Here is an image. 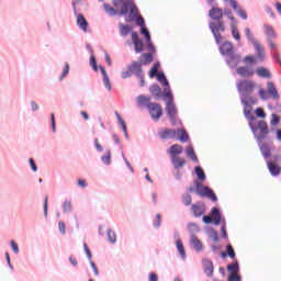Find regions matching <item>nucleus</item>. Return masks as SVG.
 Returning a JSON list of instances; mask_svg holds the SVG:
<instances>
[{
    "mask_svg": "<svg viewBox=\"0 0 281 281\" xmlns=\"http://www.w3.org/2000/svg\"><path fill=\"white\" fill-rule=\"evenodd\" d=\"M158 137H160V139H175V137H177V130L165 128L158 132Z\"/></svg>",
    "mask_w": 281,
    "mask_h": 281,
    "instance_id": "nucleus-22",
    "label": "nucleus"
},
{
    "mask_svg": "<svg viewBox=\"0 0 281 281\" xmlns=\"http://www.w3.org/2000/svg\"><path fill=\"white\" fill-rule=\"evenodd\" d=\"M231 8H233L234 12L237 14V16L243 19V21H247V19H248L247 10L243 9V7H240L238 4V1L232 0V7Z\"/></svg>",
    "mask_w": 281,
    "mask_h": 281,
    "instance_id": "nucleus-17",
    "label": "nucleus"
},
{
    "mask_svg": "<svg viewBox=\"0 0 281 281\" xmlns=\"http://www.w3.org/2000/svg\"><path fill=\"white\" fill-rule=\"evenodd\" d=\"M160 98H162L166 104H171L172 102H175V94H172V89H170V86L164 88L162 92L160 93Z\"/></svg>",
    "mask_w": 281,
    "mask_h": 281,
    "instance_id": "nucleus-24",
    "label": "nucleus"
},
{
    "mask_svg": "<svg viewBox=\"0 0 281 281\" xmlns=\"http://www.w3.org/2000/svg\"><path fill=\"white\" fill-rule=\"evenodd\" d=\"M255 115H256V117H260L261 120H265V117H267V113L265 112V109H262V108H257L255 110Z\"/></svg>",
    "mask_w": 281,
    "mask_h": 281,
    "instance_id": "nucleus-58",
    "label": "nucleus"
},
{
    "mask_svg": "<svg viewBox=\"0 0 281 281\" xmlns=\"http://www.w3.org/2000/svg\"><path fill=\"white\" fill-rule=\"evenodd\" d=\"M111 149H106L105 154L103 156H101V161L102 164H104V166H111Z\"/></svg>",
    "mask_w": 281,
    "mask_h": 281,
    "instance_id": "nucleus-45",
    "label": "nucleus"
},
{
    "mask_svg": "<svg viewBox=\"0 0 281 281\" xmlns=\"http://www.w3.org/2000/svg\"><path fill=\"white\" fill-rule=\"evenodd\" d=\"M112 139L115 146H119V150H124V145H122V140H120V136L115 133L112 134Z\"/></svg>",
    "mask_w": 281,
    "mask_h": 281,
    "instance_id": "nucleus-52",
    "label": "nucleus"
},
{
    "mask_svg": "<svg viewBox=\"0 0 281 281\" xmlns=\"http://www.w3.org/2000/svg\"><path fill=\"white\" fill-rule=\"evenodd\" d=\"M106 234L109 243H111V245H115L117 243V235L115 234V231L108 228Z\"/></svg>",
    "mask_w": 281,
    "mask_h": 281,
    "instance_id": "nucleus-41",
    "label": "nucleus"
},
{
    "mask_svg": "<svg viewBox=\"0 0 281 281\" xmlns=\"http://www.w3.org/2000/svg\"><path fill=\"white\" fill-rule=\"evenodd\" d=\"M90 67H92L93 71H98L100 69V66H98V59L93 54L90 56Z\"/></svg>",
    "mask_w": 281,
    "mask_h": 281,
    "instance_id": "nucleus-54",
    "label": "nucleus"
},
{
    "mask_svg": "<svg viewBox=\"0 0 281 281\" xmlns=\"http://www.w3.org/2000/svg\"><path fill=\"white\" fill-rule=\"evenodd\" d=\"M244 32L248 43H250V45L255 47L257 58L259 60H265V47H262V44H260V41H258L256 36H254V33H251V29L246 27Z\"/></svg>",
    "mask_w": 281,
    "mask_h": 281,
    "instance_id": "nucleus-7",
    "label": "nucleus"
},
{
    "mask_svg": "<svg viewBox=\"0 0 281 281\" xmlns=\"http://www.w3.org/2000/svg\"><path fill=\"white\" fill-rule=\"evenodd\" d=\"M231 34L235 41H240V31H238V26L233 25V29H231Z\"/></svg>",
    "mask_w": 281,
    "mask_h": 281,
    "instance_id": "nucleus-53",
    "label": "nucleus"
},
{
    "mask_svg": "<svg viewBox=\"0 0 281 281\" xmlns=\"http://www.w3.org/2000/svg\"><path fill=\"white\" fill-rule=\"evenodd\" d=\"M69 71H70V66H69V63L66 61L64 64L63 71L58 78L59 82H63V80H65V78H67V76H69Z\"/></svg>",
    "mask_w": 281,
    "mask_h": 281,
    "instance_id": "nucleus-43",
    "label": "nucleus"
},
{
    "mask_svg": "<svg viewBox=\"0 0 281 281\" xmlns=\"http://www.w3.org/2000/svg\"><path fill=\"white\" fill-rule=\"evenodd\" d=\"M255 74H257V76H259V78H271V71H269V68L266 67H258L255 71Z\"/></svg>",
    "mask_w": 281,
    "mask_h": 281,
    "instance_id": "nucleus-35",
    "label": "nucleus"
},
{
    "mask_svg": "<svg viewBox=\"0 0 281 281\" xmlns=\"http://www.w3.org/2000/svg\"><path fill=\"white\" fill-rule=\"evenodd\" d=\"M243 63H245L246 65H257L258 59L254 55H247L246 57H244Z\"/></svg>",
    "mask_w": 281,
    "mask_h": 281,
    "instance_id": "nucleus-49",
    "label": "nucleus"
},
{
    "mask_svg": "<svg viewBox=\"0 0 281 281\" xmlns=\"http://www.w3.org/2000/svg\"><path fill=\"white\" fill-rule=\"evenodd\" d=\"M227 281H243V277L240 276V273L228 274Z\"/></svg>",
    "mask_w": 281,
    "mask_h": 281,
    "instance_id": "nucleus-62",
    "label": "nucleus"
},
{
    "mask_svg": "<svg viewBox=\"0 0 281 281\" xmlns=\"http://www.w3.org/2000/svg\"><path fill=\"white\" fill-rule=\"evenodd\" d=\"M190 243H191V247H192V249H194V251H196L198 254H201V251H203V243H201V239H199V237H196V235H192L190 237Z\"/></svg>",
    "mask_w": 281,
    "mask_h": 281,
    "instance_id": "nucleus-26",
    "label": "nucleus"
},
{
    "mask_svg": "<svg viewBox=\"0 0 281 281\" xmlns=\"http://www.w3.org/2000/svg\"><path fill=\"white\" fill-rule=\"evenodd\" d=\"M226 270L228 271V276L240 273V262H238V259H233V262L226 266Z\"/></svg>",
    "mask_w": 281,
    "mask_h": 281,
    "instance_id": "nucleus-25",
    "label": "nucleus"
},
{
    "mask_svg": "<svg viewBox=\"0 0 281 281\" xmlns=\"http://www.w3.org/2000/svg\"><path fill=\"white\" fill-rule=\"evenodd\" d=\"M209 29L215 38L216 45H221L223 40V33H225V21H211L209 22Z\"/></svg>",
    "mask_w": 281,
    "mask_h": 281,
    "instance_id": "nucleus-8",
    "label": "nucleus"
},
{
    "mask_svg": "<svg viewBox=\"0 0 281 281\" xmlns=\"http://www.w3.org/2000/svg\"><path fill=\"white\" fill-rule=\"evenodd\" d=\"M207 5H210L209 10V16L212 19V21H223V9L216 7V0H212V3H210L209 0H206Z\"/></svg>",
    "mask_w": 281,
    "mask_h": 281,
    "instance_id": "nucleus-11",
    "label": "nucleus"
},
{
    "mask_svg": "<svg viewBox=\"0 0 281 281\" xmlns=\"http://www.w3.org/2000/svg\"><path fill=\"white\" fill-rule=\"evenodd\" d=\"M61 207H63L64 214H71L74 212V205L71 204V201H69V200H66L63 203Z\"/></svg>",
    "mask_w": 281,
    "mask_h": 281,
    "instance_id": "nucleus-44",
    "label": "nucleus"
},
{
    "mask_svg": "<svg viewBox=\"0 0 281 281\" xmlns=\"http://www.w3.org/2000/svg\"><path fill=\"white\" fill-rule=\"evenodd\" d=\"M187 229H188L190 236H196L195 234H199V232H201V227L199 226V224H196L194 222L188 223Z\"/></svg>",
    "mask_w": 281,
    "mask_h": 281,
    "instance_id": "nucleus-34",
    "label": "nucleus"
},
{
    "mask_svg": "<svg viewBox=\"0 0 281 281\" xmlns=\"http://www.w3.org/2000/svg\"><path fill=\"white\" fill-rule=\"evenodd\" d=\"M194 172H195V176L198 177L195 181H199L201 183V181H205V179H207V176H205V171L203 170V167L195 166Z\"/></svg>",
    "mask_w": 281,
    "mask_h": 281,
    "instance_id": "nucleus-36",
    "label": "nucleus"
},
{
    "mask_svg": "<svg viewBox=\"0 0 281 281\" xmlns=\"http://www.w3.org/2000/svg\"><path fill=\"white\" fill-rule=\"evenodd\" d=\"M263 34H266V41H276L278 38V33L270 24H263Z\"/></svg>",
    "mask_w": 281,
    "mask_h": 281,
    "instance_id": "nucleus-20",
    "label": "nucleus"
},
{
    "mask_svg": "<svg viewBox=\"0 0 281 281\" xmlns=\"http://www.w3.org/2000/svg\"><path fill=\"white\" fill-rule=\"evenodd\" d=\"M236 71L241 78H251L256 74V70H254L249 66H240L236 69Z\"/></svg>",
    "mask_w": 281,
    "mask_h": 281,
    "instance_id": "nucleus-19",
    "label": "nucleus"
},
{
    "mask_svg": "<svg viewBox=\"0 0 281 281\" xmlns=\"http://www.w3.org/2000/svg\"><path fill=\"white\" fill-rule=\"evenodd\" d=\"M119 29H120V35L122 36V38H126L128 34H131L133 38V33H137V31H133V26H131L130 24L120 23Z\"/></svg>",
    "mask_w": 281,
    "mask_h": 281,
    "instance_id": "nucleus-23",
    "label": "nucleus"
},
{
    "mask_svg": "<svg viewBox=\"0 0 281 281\" xmlns=\"http://www.w3.org/2000/svg\"><path fill=\"white\" fill-rule=\"evenodd\" d=\"M218 49L220 54L225 58V63L229 69H236L240 61L243 60V56L239 53L234 52V44L229 41L220 42Z\"/></svg>",
    "mask_w": 281,
    "mask_h": 281,
    "instance_id": "nucleus-1",
    "label": "nucleus"
},
{
    "mask_svg": "<svg viewBox=\"0 0 281 281\" xmlns=\"http://www.w3.org/2000/svg\"><path fill=\"white\" fill-rule=\"evenodd\" d=\"M153 225L155 229H159L161 227V214H156L155 220L153 221Z\"/></svg>",
    "mask_w": 281,
    "mask_h": 281,
    "instance_id": "nucleus-59",
    "label": "nucleus"
},
{
    "mask_svg": "<svg viewBox=\"0 0 281 281\" xmlns=\"http://www.w3.org/2000/svg\"><path fill=\"white\" fill-rule=\"evenodd\" d=\"M143 56V58H144V60L145 61H142V63H147V65L149 64V63H153V60H155V53H145V54H143L142 55Z\"/></svg>",
    "mask_w": 281,
    "mask_h": 281,
    "instance_id": "nucleus-57",
    "label": "nucleus"
},
{
    "mask_svg": "<svg viewBox=\"0 0 281 281\" xmlns=\"http://www.w3.org/2000/svg\"><path fill=\"white\" fill-rule=\"evenodd\" d=\"M257 145L265 161H271L272 150H273V143L272 142H265V139L257 140Z\"/></svg>",
    "mask_w": 281,
    "mask_h": 281,
    "instance_id": "nucleus-10",
    "label": "nucleus"
},
{
    "mask_svg": "<svg viewBox=\"0 0 281 281\" xmlns=\"http://www.w3.org/2000/svg\"><path fill=\"white\" fill-rule=\"evenodd\" d=\"M103 7L109 16H117V14H120V11L115 10V8L111 7L109 3H103Z\"/></svg>",
    "mask_w": 281,
    "mask_h": 281,
    "instance_id": "nucleus-42",
    "label": "nucleus"
},
{
    "mask_svg": "<svg viewBox=\"0 0 281 281\" xmlns=\"http://www.w3.org/2000/svg\"><path fill=\"white\" fill-rule=\"evenodd\" d=\"M167 154L170 156V159H175L179 155H183V147L179 144H173L167 149Z\"/></svg>",
    "mask_w": 281,
    "mask_h": 281,
    "instance_id": "nucleus-18",
    "label": "nucleus"
},
{
    "mask_svg": "<svg viewBox=\"0 0 281 281\" xmlns=\"http://www.w3.org/2000/svg\"><path fill=\"white\" fill-rule=\"evenodd\" d=\"M83 251H85L89 262H91L93 260V254L91 252V249L89 248L87 243H83Z\"/></svg>",
    "mask_w": 281,
    "mask_h": 281,
    "instance_id": "nucleus-56",
    "label": "nucleus"
},
{
    "mask_svg": "<svg viewBox=\"0 0 281 281\" xmlns=\"http://www.w3.org/2000/svg\"><path fill=\"white\" fill-rule=\"evenodd\" d=\"M191 211L193 212V216L195 218H201V216H203V214H205V203L196 202L195 204H192Z\"/></svg>",
    "mask_w": 281,
    "mask_h": 281,
    "instance_id": "nucleus-16",
    "label": "nucleus"
},
{
    "mask_svg": "<svg viewBox=\"0 0 281 281\" xmlns=\"http://www.w3.org/2000/svg\"><path fill=\"white\" fill-rule=\"evenodd\" d=\"M170 160L175 170H181V168H183V166L187 164L186 158L181 157L170 158Z\"/></svg>",
    "mask_w": 281,
    "mask_h": 281,
    "instance_id": "nucleus-32",
    "label": "nucleus"
},
{
    "mask_svg": "<svg viewBox=\"0 0 281 281\" xmlns=\"http://www.w3.org/2000/svg\"><path fill=\"white\" fill-rule=\"evenodd\" d=\"M132 43L136 54H142V52H144L145 44L144 40L139 37V33H133Z\"/></svg>",
    "mask_w": 281,
    "mask_h": 281,
    "instance_id": "nucleus-15",
    "label": "nucleus"
},
{
    "mask_svg": "<svg viewBox=\"0 0 281 281\" xmlns=\"http://www.w3.org/2000/svg\"><path fill=\"white\" fill-rule=\"evenodd\" d=\"M202 269L207 278H212L214 276V262H212V259L203 258Z\"/></svg>",
    "mask_w": 281,
    "mask_h": 281,
    "instance_id": "nucleus-14",
    "label": "nucleus"
},
{
    "mask_svg": "<svg viewBox=\"0 0 281 281\" xmlns=\"http://www.w3.org/2000/svg\"><path fill=\"white\" fill-rule=\"evenodd\" d=\"M206 235L214 243H218V240H221V237L218 236V232L216 229H214L213 227H206Z\"/></svg>",
    "mask_w": 281,
    "mask_h": 281,
    "instance_id": "nucleus-37",
    "label": "nucleus"
},
{
    "mask_svg": "<svg viewBox=\"0 0 281 281\" xmlns=\"http://www.w3.org/2000/svg\"><path fill=\"white\" fill-rule=\"evenodd\" d=\"M29 165L31 167L32 172H38V166L36 165V160H34V158L29 159Z\"/></svg>",
    "mask_w": 281,
    "mask_h": 281,
    "instance_id": "nucleus-61",
    "label": "nucleus"
},
{
    "mask_svg": "<svg viewBox=\"0 0 281 281\" xmlns=\"http://www.w3.org/2000/svg\"><path fill=\"white\" fill-rule=\"evenodd\" d=\"M11 249L15 256H19L20 249H19V244H16L14 240L10 241Z\"/></svg>",
    "mask_w": 281,
    "mask_h": 281,
    "instance_id": "nucleus-64",
    "label": "nucleus"
},
{
    "mask_svg": "<svg viewBox=\"0 0 281 281\" xmlns=\"http://www.w3.org/2000/svg\"><path fill=\"white\" fill-rule=\"evenodd\" d=\"M136 104L138 109L146 106V109L149 111L150 117H153L155 122H159L161 115H164V109L161 108V104L157 102H150V97L145 94H140L136 98Z\"/></svg>",
    "mask_w": 281,
    "mask_h": 281,
    "instance_id": "nucleus-2",
    "label": "nucleus"
},
{
    "mask_svg": "<svg viewBox=\"0 0 281 281\" xmlns=\"http://www.w3.org/2000/svg\"><path fill=\"white\" fill-rule=\"evenodd\" d=\"M221 225L222 238L227 239V221H225L224 216L221 218Z\"/></svg>",
    "mask_w": 281,
    "mask_h": 281,
    "instance_id": "nucleus-47",
    "label": "nucleus"
},
{
    "mask_svg": "<svg viewBox=\"0 0 281 281\" xmlns=\"http://www.w3.org/2000/svg\"><path fill=\"white\" fill-rule=\"evenodd\" d=\"M254 89H256V83L249 79H241L237 82V91L240 97L241 104L249 106L247 103V95H251L254 93Z\"/></svg>",
    "mask_w": 281,
    "mask_h": 281,
    "instance_id": "nucleus-4",
    "label": "nucleus"
},
{
    "mask_svg": "<svg viewBox=\"0 0 281 281\" xmlns=\"http://www.w3.org/2000/svg\"><path fill=\"white\" fill-rule=\"evenodd\" d=\"M50 128L53 133H56V114L50 113Z\"/></svg>",
    "mask_w": 281,
    "mask_h": 281,
    "instance_id": "nucleus-63",
    "label": "nucleus"
},
{
    "mask_svg": "<svg viewBox=\"0 0 281 281\" xmlns=\"http://www.w3.org/2000/svg\"><path fill=\"white\" fill-rule=\"evenodd\" d=\"M165 111H166L168 117H175L179 113V110L177 109V104H175V102L166 103Z\"/></svg>",
    "mask_w": 281,
    "mask_h": 281,
    "instance_id": "nucleus-28",
    "label": "nucleus"
},
{
    "mask_svg": "<svg viewBox=\"0 0 281 281\" xmlns=\"http://www.w3.org/2000/svg\"><path fill=\"white\" fill-rule=\"evenodd\" d=\"M211 214L213 215V217H211L210 215H203L202 217V222L204 223V225H215L218 226L221 225V218L223 217V213L221 212V209H218V206H214L211 209Z\"/></svg>",
    "mask_w": 281,
    "mask_h": 281,
    "instance_id": "nucleus-9",
    "label": "nucleus"
},
{
    "mask_svg": "<svg viewBox=\"0 0 281 281\" xmlns=\"http://www.w3.org/2000/svg\"><path fill=\"white\" fill-rule=\"evenodd\" d=\"M176 247L178 249L180 258L182 260H186V258H188V255L186 254V247L183 246V241H181V239L176 240Z\"/></svg>",
    "mask_w": 281,
    "mask_h": 281,
    "instance_id": "nucleus-38",
    "label": "nucleus"
},
{
    "mask_svg": "<svg viewBox=\"0 0 281 281\" xmlns=\"http://www.w3.org/2000/svg\"><path fill=\"white\" fill-rule=\"evenodd\" d=\"M99 69L103 76V85L105 89L111 91V89H113V86L111 85V79L109 78V74H106V69L102 65L99 66Z\"/></svg>",
    "mask_w": 281,
    "mask_h": 281,
    "instance_id": "nucleus-27",
    "label": "nucleus"
},
{
    "mask_svg": "<svg viewBox=\"0 0 281 281\" xmlns=\"http://www.w3.org/2000/svg\"><path fill=\"white\" fill-rule=\"evenodd\" d=\"M268 94L271 95L273 100H280V93H278V89L276 88V83L269 81L267 83Z\"/></svg>",
    "mask_w": 281,
    "mask_h": 281,
    "instance_id": "nucleus-31",
    "label": "nucleus"
},
{
    "mask_svg": "<svg viewBox=\"0 0 281 281\" xmlns=\"http://www.w3.org/2000/svg\"><path fill=\"white\" fill-rule=\"evenodd\" d=\"M266 164L271 177L280 176L281 167L280 165H278V162H274L272 160H267Z\"/></svg>",
    "mask_w": 281,
    "mask_h": 281,
    "instance_id": "nucleus-21",
    "label": "nucleus"
},
{
    "mask_svg": "<svg viewBox=\"0 0 281 281\" xmlns=\"http://www.w3.org/2000/svg\"><path fill=\"white\" fill-rule=\"evenodd\" d=\"M137 14H139V9L136 8L133 11L128 13V15L125 18L126 23H133L135 19H137Z\"/></svg>",
    "mask_w": 281,
    "mask_h": 281,
    "instance_id": "nucleus-46",
    "label": "nucleus"
},
{
    "mask_svg": "<svg viewBox=\"0 0 281 281\" xmlns=\"http://www.w3.org/2000/svg\"><path fill=\"white\" fill-rule=\"evenodd\" d=\"M72 12L77 19V25L79 30L87 32L89 30V22L87 21V18H85V14L80 12V9H75Z\"/></svg>",
    "mask_w": 281,
    "mask_h": 281,
    "instance_id": "nucleus-12",
    "label": "nucleus"
},
{
    "mask_svg": "<svg viewBox=\"0 0 281 281\" xmlns=\"http://www.w3.org/2000/svg\"><path fill=\"white\" fill-rule=\"evenodd\" d=\"M281 122V117L280 115L276 114V113H272L271 114V120H270V125L271 126H278Z\"/></svg>",
    "mask_w": 281,
    "mask_h": 281,
    "instance_id": "nucleus-55",
    "label": "nucleus"
},
{
    "mask_svg": "<svg viewBox=\"0 0 281 281\" xmlns=\"http://www.w3.org/2000/svg\"><path fill=\"white\" fill-rule=\"evenodd\" d=\"M246 102L248 105L246 104H243V105L246 106V109H251L252 104H258V99L251 97V94H247Z\"/></svg>",
    "mask_w": 281,
    "mask_h": 281,
    "instance_id": "nucleus-50",
    "label": "nucleus"
},
{
    "mask_svg": "<svg viewBox=\"0 0 281 281\" xmlns=\"http://www.w3.org/2000/svg\"><path fill=\"white\" fill-rule=\"evenodd\" d=\"M182 203L186 207L192 205V195L190 193L182 194Z\"/></svg>",
    "mask_w": 281,
    "mask_h": 281,
    "instance_id": "nucleus-51",
    "label": "nucleus"
},
{
    "mask_svg": "<svg viewBox=\"0 0 281 281\" xmlns=\"http://www.w3.org/2000/svg\"><path fill=\"white\" fill-rule=\"evenodd\" d=\"M176 136L181 142V144H186L190 142V134L186 131V128H179L176 131Z\"/></svg>",
    "mask_w": 281,
    "mask_h": 281,
    "instance_id": "nucleus-29",
    "label": "nucleus"
},
{
    "mask_svg": "<svg viewBox=\"0 0 281 281\" xmlns=\"http://www.w3.org/2000/svg\"><path fill=\"white\" fill-rule=\"evenodd\" d=\"M136 25H138V27H140L142 25H146V20H144V16H142V14H137L136 19L134 20Z\"/></svg>",
    "mask_w": 281,
    "mask_h": 281,
    "instance_id": "nucleus-60",
    "label": "nucleus"
},
{
    "mask_svg": "<svg viewBox=\"0 0 281 281\" xmlns=\"http://www.w3.org/2000/svg\"><path fill=\"white\" fill-rule=\"evenodd\" d=\"M144 65H148V63H142L140 61H132V64L127 65V70H123L121 72V77L123 80H126L128 78H142V74H144Z\"/></svg>",
    "mask_w": 281,
    "mask_h": 281,
    "instance_id": "nucleus-6",
    "label": "nucleus"
},
{
    "mask_svg": "<svg viewBox=\"0 0 281 281\" xmlns=\"http://www.w3.org/2000/svg\"><path fill=\"white\" fill-rule=\"evenodd\" d=\"M149 93H151V95H155L156 98H161V87H159V85L157 83H153L149 87Z\"/></svg>",
    "mask_w": 281,
    "mask_h": 281,
    "instance_id": "nucleus-40",
    "label": "nucleus"
},
{
    "mask_svg": "<svg viewBox=\"0 0 281 281\" xmlns=\"http://www.w3.org/2000/svg\"><path fill=\"white\" fill-rule=\"evenodd\" d=\"M184 153L190 160L194 161L195 164H199V156H196V153L194 151V146H187Z\"/></svg>",
    "mask_w": 281,
    "mask_h": 281,
    "instance_id": "nucleus-30",
    "label": "nucleus"
},
{
    "mask_svg": "<svg viewBox=\"0 0 281 281\" xmlns=\"http://www.w3.org/2000/svg\"><path fill=\"white\" fill-rule=\"evenodd\" d=\"M244 115L246 120H248V126H250V123L254 124L255 122L258 121V119L254 116V113L251 112V108L244 106Z\"/></svg>",
    "mask_w": 281,
    "mask_h": 281,
    "instance_id": "nucleus-33",
    "label": "nucleus"
},
{
    "mask_svg": "<svg viewBox=\"0 0 281 281\" xmlns=\"http://www.w3.org/2000/svg\"><path fill=\"white\" fill-rule=\"evenodd\" d=\"M226 254L231 260H236V251L234 250L232 244L226 245Z\"/></svg>",
    "mask_w": 281,
    "mask_h": 281,
    "instance_id": "nucleus-48",
    "label": "nucleus"
},
{
    "mask_svg": "<svg viewBox=\"0 0 281 281\" xmlns=\"http://www.w3.org/2000/svg\"><path fill=\"white\" fill-rule=\"evenodd\" d=\"M194 186L195 187H189L188 192H196L199 196L202 199H210L213 203H216L218 201V196H216V193L212 188L204 186L201 183L199 180H194Z\"/></svg>",
    "mask_w": 281,
    "mask_h": 281,
    "instance_id": "nucleus-3",
    "label": "nucleus"
},
{
    "mask_svg": "<svg viewBox=\"0 0 281 281\" xmlns=\"http://www.w3.org/2000/svg\"><path fill=\"white\" fill-rule=\"evenodd\" d=\"M249 128L256 142L269 137V124L265 120H257L255 123H250Z\"/></svg>",
    "mask_w": 281,
    "mask_h": 281,
    "instance_id": "nucleus-5",
    "label": "nucleus"
},
{
    "mask_svg": "<svg viewBox=\"0 0 281 281\" xmlns=\"http://www.w3.org/2000/svg\"><path fill=\"white\" fill-rule=\"evenodd\" d=\"M137 4L133 0H123L121 10L119 11L120 16H126L130 12L136 10Z\"/></svg>",
    "mask_w": 281,
    "mask_h": 281,
    "instance_id": "nucleus-13",
    "label": "nucleus"
},
{
    "mask_svg": "<svg viewBox=\"0 0 281 281\" xmlns=\"http://www.w3.org/2000/svg\"><path fill=\"white\" fill-rule=\"evenodd\" d=\"M158 82H160V85H162L164 89L170 87V81H168V77H166V74L164 71L159 72L156 76Z\"/></svg>",
    "mask_w": 281,
    "mask_h": 281,
    "instance_id": "nucleus-39",
    "label": "nucleus"
}]
</instances>
